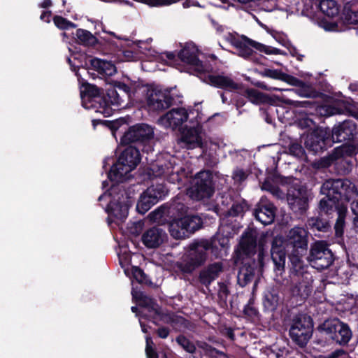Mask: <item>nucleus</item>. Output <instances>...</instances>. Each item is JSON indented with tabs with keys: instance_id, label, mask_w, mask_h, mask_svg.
Listing matches in <instances>:
<instances>
[{
	"instance_id": "8fccbe9b",
	"label": "nucleus",
	"mask_w": 358,
	"mask_h": 358,
	"mask_svg": "<svg viewBox=\"0 0 358 358\" xmlns=\"http://www.w3.org/2000/svg\"><path fill=\"white\" fill-rule=\"evenodd\" d=\"M299 95L307 98H322L324 94L316 90L312 85L304 84L299 86Z\"/></svg>"
},
{
	"instance_id": "864d4df0",
	"label": "nucleus",
	"mask_w": 358,
	"mask_h": 358,
	"mask_svg": "<svg viewBox=\"0 0 358 358\" xmlns=\"http://www.w3.org/2000/svg\"><path fill=\"white\" fill-rule=\"evenodd\" d=\"M52 20L55 25L61 30H68L77 27L75 23L60 15H55Z\"/></svg>"
},
{
	"instance_id": "a211bd4d",
	"label": "nucleus",
	"mask_w": 358,
	"mask_h": 358,
	"mask_svg": "<svg viewBox=\"0 0 358 358\" xmlns=\"http://www.w3.org/2000/svg\"><path fill=\"white\" fill-rule=\"evenodd\" d=\"M225 40L229 42L238 51V55L249 59L253 55H256L252 48L255 49V46L258 45V42L253 41L245 35H238L236 33H228L224 36Z\"/></svg>"
},
{
	"instance_id": "79ce46f5",
	"label": "nucleus",
	"mask_w": 358,
	"mask_h": 358,
	"mask_svg": "<svg viewBox=\"0 0 358 358\" xmlns=\"http://www.w3.org/2000/svg\"><path fill=\"white\" fill-rule=\"evenodd\" d=\"M151 197V196L146 194V190L141 194L136 204V210L138 213L144 215L157 203Z\"/></svg>"
},
{
	"instance_id": "423d86ee",
	"label": "nucleus",
	"mask_w": 358,
	"mask_h": 358,
	"mask_svg": "<svg viewBox=\"0 0 358 358\" xmlns=\"http://www.w3.org/2000/svg\"><path fill=\"white\" fill-rule=\"evenodd\" d=\"M209 246L210 245L206 239L194 241L190 243L182 262L177 263L178 268L184 274H192L207 261L210 252Z\"/></svg>"
},
{
	"instance_id": "72a5a7b5",
	"label": "nucleus",
	"mask_w": 358,
	"mask_h": 358,
	"mask_svg": "<svg viewBox=\"0 0 358 358\" xmlns=\"http://www.w3.org/2000/svg\"><path fill=\"white\" fill-rule=\"evenodd\" d=\"M307 226L317 236H320V235L317 234V232L330 233L331 231L329 218H324L323 215H320L319 214L315 217L308 218Z\"/></svg>"
},
{
	"instance_id": "c85d7f7f",
	"label": "nucleus",
	"mask_w": 358,
	"mask_h": 358,
	"mask_svg": "<svg viewBox=\"0 0 358 358\" xmlns=\"http://www.w3.org/2000/svg\"><path fill=\"white\" fill-rule=\"evenodd\" d=\"M207 83L214 87L229 91L241 90L243 87V84L237 83L230 77L220 74H209Z\"/></svg>"
},
{
	"instance_id": "4c0bfd02",
	"label": "nucleus",
	"mask_w": 358,
	"mask_h": 358,
	"mask_svg": "<svg viewBox=\"0 0 358 358\" xmlns=\"http://www.w3.org/2000/svg\"><path fill=\"white\" fill-rule=\"evenodd\" d=\"M239 229V223L229 217L221 220L218 230L222 232V234L233 238L235 234L238 233Z\"/></svg>"
},
{
	"instance_id": "f3484780",
	"label": "nucleus",
	"mask_w": 358,
	"mask_h": 358,
	"mask_svg": "<svg viewBox=\"0 0 358 358\" xmlns=\"http://www.w3.org/2000/svg\"><path fill=\"white\" fill-rule=\"evenodd\" d=\"M174 99L170 92L162 91L157 87L148 88L146 102L150 110L163 111L171 106Z\"/></svg>"
},
{
	"instance_id": "c03bdc74",
	"label": "nucleus",
	"mask_w": 358,
	"mask_h": 358,
	"mask_svg": "<svg viewBox=\"0 0 358 358\" xmlns=\"http://www.w3.org/2000/svg\"><path fill=\"white\" fill-rule=\"evenodd\" d=\"M352 3L347 2L343 7L342 12V19L345 24H358V11L352 8Z\"/></svg>"
},
{
	"instance_id": "774afa93",
	"label": "nucleus",
	"mask_w": 358,
	"mask_h": 358,
	"mask_svg": "<svg viewBox=\"0 0 358 358\" xmlns=\"http://www.w3.org/2000/svg\"><path fill=\"white\" fill-rule=\"evenodd\" d=\"M287 49L289 52V54L292 57H296L297 60H299L300 62H301L303 60L304 55L299 53L298 50L296 49V47H294L292 45H289V47H287Z\"/></svg>"
},
{
	"instance_id": "2f4dec72",
	"label": "nucleus",
	"mask_w": 358,
	"mask_h": 358,
	"mask_svg": "<svg viewBox=\"0 0 358 358\" xmlns=\"http://www.w3.org/2000/svg\"><path fill=\"white\" fill-rule=\"evenodd\" d=\"M230 238L231 237L222 234V232L218 230V232L210 239H206L210 245L208 249H210V254L213 258L217 259L222 257V250L228 248Z\"/></svg>"
},
{
	"instance_id": "49530a36",
	"label": "nucleus",
	"mask_w": 358,
	"mask_h": 358,
	"mask_svg": "<svg viewBox=\"0 0 358 358\" xmlns=\"http://www.w3.org/2000/svg\"><path fill=\"white\" fill-rule=\"evenodd\" d=\"M176 209L175 208L166 207L164 205H162L153 211H152L149 214V217L150 220H162L165 218V217L172 216L175 213Z\"/></svg>"
},
{
	"instance_id": "cd10ccee",
	"label": "nucleus",
	"mask_w": 358,
	"mask_h": 358,
	"mask_svg": "<svg viewBox=\"0 0 358 358\" xmlns=\"http://www.w3.org/2000/svg\"><path fill=\"white\" fill-rule=\"evenodd\" d=\"M353 103L348 101H341L336 102L334 105H324L320 109V113L322 115L329 117L336 114H341L345 112L350 115L357 117L358 114L355 112L352 107Z\"/></svg>"
},
{
	"instance_id": "e433bc0d",
	"label": "nucleus",
	"mask_w": 358,
	"mask_h": 358,
	"mask_svg": "<svg viewBox=\"0 0 358 358\" xmlns=\"http://www.w3.org/2000/svg\"><path fill=\"white\" fill-rule=\"evenodd\" d=\"M348 215V207L341 206L338 208L337 218L334 227L335 236L337 238H343L345 228L346 225V217Z\"/></svg>"
},
{
	"instance_id": "052dcab7",
	"label": "nucleus",
	"mask_w": 358,
	"mask_h": 358,
	"mask_svg": "<svg viewBox=\"0 0 358 358\" xmlns=\"http://www.w3.org/2000/svg\"><path fill=\"white\" fill-rule=\"evenodd\" d=\"M151 171L155 177H162L170 173L169 167L166 164H153L152 166Z\"/></svg>"
},
{
	"instance_id": "3c124183",
	"label": "nucleus",
	"mask_w": 358,
	"mask_h": 358,
	"mask_svg": "<svg viewBox=\"0 0 358 358\" xmlns=\"http://www.w3.org/2000/svg\"><path fill=\"white\" fill-rule=\"evenodd\" d=\"M197 346L202 349L205 355L211 358H218L220 356H224L225 354L210 344L206 342H199L197 343Z\"/></svg>"
},
{
	"instance_id": "9d476101",
	"label": "nucleus",
	"mask_w": 358,
	"mask_h": 358,
	"mask_svg": "<svg viewBox=\"0 0 358 358\" xmlns=\"http://www.w3.org/2000/svg\"><path fill=\"white\" fill-rule=\"evenodd\" d=\"M169 231L175 239H185L203 227V219L198 215L174 217L168 222Z\"/></svg>"
},
{
	"instance_id": "bf43d9fd",
	"label": "nucleus",
	"mask_w": 358,
	"mask_h": 358,
	"mask_svg": "<svg viewBox=\"0 0 358 358\" xmlns=\"http://www.w3.org/2000/svg\"><path fill=\"white\" fill-rule=\"evenodd\" d=\"M165 314L167 316H165L164 317V320H162V321L165 322L166 323L171 324L172 325H180V326H182V325H184L185 323L187 321L182 316L175 315H171L166 314V313H165ZM160 320H158V322Z\"/></svg>"
},
{
	"instance_id": "b1692460",
	"label": "nucleus",
	"mask_w": 358,
	"mask_h": 358,
	"mask_svg": "<svg viewBox=\"0 0 358 358\" xmlns=\"http://www.w3.org/2000/svg\"><path fill=\"white\" fill-rule=\"evenodd\" d=\"M167 239L166 231L159 227L147 229L141 237L143 245L148 248H157Z\"/></svg>"
},
{
	"instance_id": "338daca9",
	"label": "nucleus",
	"mask_w": 358,
	"mask_h": 358,
	"mask_svg": "<svg viewBox=\"0 0 358 358\" xmlns=\"http://www.w3.org/2000/svg\"><path fill=\"white\" fill-rule=\"evenodd\" d=\"M247 176V174L243 169H236L233 173V178L239 182L244 181Z\"/></svg>"
},
{
	"instance_id": "a19ab883",
	"label": "nucleus",
	"mask_w": 358,
	"mask_h": 358,
	"mask_svg": "<svg viewBox=\"0 0 358 358\" xmlns=\"http://www.w3.org/2000/svg\"><path fill=\"white\" fill-rule=\"evenodd\" d=\"M320 10L326 16L333 18L339 13V6L335 0H321L319 4Z\"/></svg>"
},
{
	"instance_id": "4be33fe9",
	"label": "nucleus",
	"mask_w": 358,
	"mask_h": 358,
	"mask_svg": "<svg viewBox=\"0 0 358 358\" xmlns=\"http://www.w3.org/2000/svg\"><path fill=\"white\" fill-rule=\"evenodd\" d=\"M106 97L110 107H121L124 98H130L131 95V87L123 82L113 80L106 87Z\"/></svg>"
},
{
	"instance_id": "0eeeda50",
	"label": "nucleus",
	"mask_w": 358,
	"mask_h": 358,
	"mask_svg": "<svg viewBox=\"0 0 358 358\" xmlns=\"http://www.w3.org/2000/svg\"><path fill=\"white\" fill-rule=\"evenodd\" d=\"M317 331L327 342L341 346L347 345L352 337L350 326L336 317L324 320L317 327Z\"/></svg>"
},
{
	"instance_id": "a18cd8bd",
	"label": "nucleus",
	"mask_w": 358,
	"mask_h": 358,
	"mask_svg": "<svg viewBox=\"0 0 358 358\" xmlns=\"http://www.w3.org/2000/svg\"><path fill=\"white\" fill-rule=\"evenodd\" d=\"M285 103L294 108H301L304 110L298 111L299 113L308 114V109H315L317 107V103L315 101H296L292 99H287Z\"/></svg>"
},
{
	"instance_id": "69168bd1",
	"label": "nucleus",
	"mask_w": 358,
	"mask_h": 358,
	"mask_svg": "<svg viewBox=\"0 0 358 358\" xmlns=\"http://www.w3.org/2000/svg\"><path fill=\"white\" fill-rule=\"evenodd\" d=\"M220 333L223 336L226 337L231 341H235L236 336H235L234 330L233 328L228 327H224L220 330Z\"/></svg>"
},
{
	"instance_id": "680f3d73",
	"label": "nucleus",
	"mask_w": 358,
	"mask_h": 358,
	"mask_svg": "<svg viewBox=\"0 0 358 358\" xmlns=\"http://www.w3.org/2000/svg\"><path fill=\"white\" fill-rule=\"evenodd\" d=\"M281 70L264 69L263 71H259V74L263 77H268L275 80H280Z\"/></svg>"
},
{
	"instance_id": "5701e85b",
	"label": "nucleus",
	"mask_w": 358,
	"mask_h": 358,
	"mask_svg": "<svg viewBox=\"0 0 358 358\" xmlns=\"http://www.w3.org/2000/svg\"><path fill=\"white\" fill-rule=\"evenodd\" d=\"M85 70L93 79L96 78V75L95 73L90 72V70L95 71L102 76H111L117 71L115 65L111 61L103 60L96 57L90 59V66L87 62H85Z\"/></svg>"
},
{
	"instance_id": "dca6fc26",
	"label": "nucleus",
	"mask_w": 358,
	"mask_h": 358,
	"mask_svg": "<svg viewBox=\"0 0 358 358\" xmlns=\"http://www.w3.org/2000/svg\"><path fill=\"white\" fill-rule=\"evenodd\" d=\"M305 268L304 264H302L301 268H294L292 266L291 267L293 280L295 281V285L292 288V293L301 299H307L313 291V276L305 271Z\"/></svg>"
},
{
	"instance_id": "6ab92c4d",
	"label": "nucleus",
	"mask_w": 358,
	"mask_h": 358,
	"mask_svg": "<svg viewBox=\"0 0 358 358\" xmlns=\"http://www.w3.org/2000/svg\"><path fill=\"white\" fill-rule=\"evenodd\" d=\"M329 134L333 144L335 143H346L357 138V124L350 120H346L336 124L331 129L329 128Z\"/></svg>"
},
{
	"instance_id": "412c9836",
	"label": "nucleus",
	"mask_w": 358,
	"mask_h": 358,
	"mask_svg": "<svg viewBox=\"0 0 358 358\" xmlns=\"http://www.w3.org/2000/svg\"><path fill=\"white\" fill-rule=\"evenodd\" d=\"M189 123L191 125H185L180 130L181 142L185 144L187 149L203 148V143L201 136L202 126L200 122L198 120L195 121L190 120Z\"/></svg>"
},
{
	"instance_id": "ea45409f",
	"label": "nucleus",
	"mask_w": 358,
	"mask_h": 358,
	"mask_svg": "<svg viewBox=\"0 0 358 358\" xmlns=\"http://www.w3.org/2000/svg\"><path fill=\"white\" fill-rule=\"evenodd\" d=\"M279 301V295L275 289L267 290L263 297V306L268 311H275Z\"/></svg>"
},
{
	"instance_id": "f257e3e1",
	"label": "nucleus",
	"mask_w": 358,
	"mask_h": 358,
	"mask_svg": "<svg viewBox=\"0 0 358 358\" xmlns=\"http://www.w3.org/2000/svg\"><path fill=\"white\" fill-rule=\"evenodd\" d=\"M272 237L268 233L260 235L255 228L248 227L241 236L236 250V262L242 266L238 273V282L245 287L253 280L256 271H262L264 266V258L267 255L268 243Z\"/></svg>"
},
{
	"instance_id": "c9c22d12",
	"label": "nucleus",
	"mask_w": 358,
	"mask_h": 358,
	"mask_svg": "<svg viewBox=\"0 0 358 358\" xmlns=\"http://www.w3.org/2000/svg\"><path fill=\"white\" fill-rule=\"evenodd\" d=\"M76 43L86 47H94L99 43L98 38L90 31L78 29L75 33Z\"/></svg>"
},
{
	"instance_id": "09e8293b",
	"label": "nucleus",
	"mask_w": 358,
	"mask_h": 358,
	"mask_svg": "<svg viewBox=\"0 0 358 358\" xmlns=\"http://www.w3.org/2000/svg\"><path fill=\"white\" fill-rule=\"evenodd\" d=\"M249 205L247 201L242 199L241 201H235L228 210L229 216L236 217L242 215L249 210Z\"/></svg>"
},
{
	"instance_id": "aec40b11",
	"label": "nucleus",
	"mask_w": 358,
	"mask_h": 358,
	"mask_svg": "<svg viewBox=\"0 0 358 358\" xmlns=\"http://www.w3.org/2000/svg\"><path fill=\"white\" fill-rule=\"evenodd\" d=\"M136 299L138 306L146 309V313L141 312L140 315L145 320L159 325L158 320H164V317L167 316L154 298L141 294Z\"/></svg>"
},
{
	"instance_id": "603ef678",
	"label": "nucleus",
	"mask_w": 358,
	"mask_h": 358,
	"mask_svg": "<svg viewBox=\"0 0 358 358\" xmlns=\"http://www.w3.org/2000/svg\"><path fill=\"white\" fill-rule=\"evenodd\" d=\"M176 341L187 352L190 354L195 353L196 350L195 345L183 334L178 335L176 338Z\"/></svg>"
},
{
	"instance_id": "de8ad7c7",
	"label": "nucleus",
	"mask_w": 358,
	"mask_h": 358,
	"mask_svg": "<svg viewBox=\"0 0 358 358\" xmlns=\"http://www.w3.org/2000/svg\"><path fill=\"white\" fill-rule=\"evenodd\" d=\"M288 150L290 155L301 159L305 160L307 159V155L306 153V150L302 145L298 141H292L289 146Z\"/></svg>"
},
{
	"instance_id": "20e7f679",
	"label": "nucleus",
	"mask_w": 358,
	"mask_h": 358,
	"mask_svg": "<svg viewBox=\"0 0 358 358\" xmlns=\"http://www.w3.org/2000/svg\"><path fill=\"white\" fill-rule=\"evenodd\" d=\"M128 145L110 169L108 178L112 182L125 181L129 178L130 172L141 162V148L132 144Z\"/></svg>"
},
{
	"instance_id": "37998d69",
	"label": "nucleus",
	"mask_w": 358,
	"mask_h": 358,
	"mask_svg": "<svg viewBox=\"0 0 358 358\" xmlns=\"http://www.w3.org/2000/svg\"><path fill=\"white\" fill-rule=\"evenodd\" d=\"M201 158L203 160L205 166L213 169L218 164L219 159L216 151L214 149L206 148V145H203Z\"/></svg>"
},
{
	"instance_id": "6e6552de",
	"label": "nucleus",
	"mask_w": 358,
	"mask_h": 358,
	"mask_svg": "<svg viewBox=\"0 0 358 358\" xmlns=\"http://www.w3.org/2000/svg\"><path fill=\"white\" fill-rule=\"evenodd\" d=\"M154 128L145 123H138L129 127L120 138L121 145L132 144L141 148V152L149 153L153 150Z\"/></svg>"
},
{
	"instance_id": "c756f323",
	"label": "nucleus",
	"mask_w": 358,
	"mask_h": 358,
	"mask_svg": "<svg viewBox=\"0 0 358 358\" xmlns=\"http://www.w3.org/2000/svg\"><path fill=\"white\" fill-rule=\"evenodd\" d=\"M238 92L251 103L260 105L268 103L273 105L275 103L276 97L275 96H270L263 92L258 91L253 88L244 89L243 86Z\"/></svg>"
},
{
	"instance_id": "e2e57ef3",
	"label": "nucleus",
	"mask_w": 358,
	"mask_h": 358,
	"mask_svg": "<svg viewBox=\"0 0 358 358\" xmlns=\"http://www.w3.org/2000/svg\"><path fill=\"white\" fill-rule=\"evenodd\" d=\"M351 210L355 215L353 219V227L355 231L358 234V201H353L351 203Z\"/></svg>"
},
{
	"instance_id": "13d9d810",
	"label": "nucleus",
	"mask_w": 358,
	"mask_h": 358,
	"mask_svg": "<svg viewBox=\"0 0 358 358\" xmlns=\"http://www.w3.org/2000/svg\"><path fill=\"white\" fill-rule=\"evenodd\" d=\"M244 315L249 318L254 319L258 317V310L254 306V300L250 299L243 308Z\"/></svg>"
},
{
	"instance_id": "393cba45",
	"label": "nucleus",
	"mask_w": 358,
	"mask_h": 358,
	"mask_svg": "<svg viewBox=\"0 0 358 358\" xmlns=\"http://www.w3.org/2000/svg\"><path fill=\"white\" fill-rule=\"evenodd\" d=\"M276 208L271 202H264L262 200L257 204L253 211L256 220L264 225L271 224L275 218Z\"/></svg>"
},
{
	"instance_id": "58836bf2",
	"label": "nucleus",
	"mask_w": 358,
	"mask_h": 358,
	"mask_svg": "<svg viewBox=\"0 0 358 358\" xmlns=\"http://www.w3.org/2000/svg\"><path fill=\"white\" fill-rule=\"evenodd\" d=\"M169 189L164 183L153 184L146 189V194L151 196L157 203L164 199L169 194Z\"/></svg>"
},
{
	"instance_id": "9b49d317",
	"label": "nucleus",
	"mask_w": 358,
	"mask_h": 358,
	"mask_svg": "<svg viewBox=\"0 0 358 358\" xmlns=\"http://www.w3.org/2000/svg\"><path fill=\"white\" fill-rule=\"evenodd\" d=\"M215 182L213 172L210 170H201L198 172L188 189L189 196L196 201L210 199L215 193Z\"/></svg>"
},
{
	"instance_id": "39448f33",
	"label": "nucleus",
	"mask_w": 358,
	"mask_h": 358,
	"mask_svg": "<svg viewBox=\"0 0 358 358\" xmlns=\"http://www.w3.org/2000/svg\"><path fill=\"white\" fill-rule=\"evenodd\" d=\"M80 87V97L82 105L86 109L94 110L95 113L103 115V117H110L115 109L110 107L106 97V88H99L96 85L90 84L83 78Z\"/></svg>"
},
{
	"instance_id": "bb28decb",
	"label": "nucleus",
	"mask_w": 358,
	"mask_h": 358,
	"mask_svg": "<svg viewBox=\"0 0 358 358\" xmlns=\"http://www.w3.org/2000/svg\"><path fill=\"white\" fill-rule=\"evenodd\" d=\"M188 120V113L184 108H173L167 112L162 117V121L173 129H181L182 124Z\"/></svg>"
},
{
	"instance_id": "a878e982",
	"label": "nucleus",
	"mask_w": 358,
	"mask_h": 358,
	"mask_svg": "<svg viewBox=\"0 0 358 358\" xmlns=\"http://www.w3.org/2000/svg\"><path fill=\"white\" fill-rule=\"evenodd\" d=\"M178 57L183 63L194 66L195 71L199 73H203L207 71L206 66L199 59L196 50L194 48L184 47L178 53Z\"/></svg>"
},
{
	"instance_id": "6e6d98bb",
	"label": "nucleus",
	"mask_w": 358,
	"mask_h": 358,
	"mask_svg": "<svg viewBox=\"0 0 358 358\" xmlns=\"http://www.w3.org/2000/svg\"><path fill=\"white\" fill-rule=\"evenodd\" d=\"M279 80L285 82L287 84H289L292 86H294V87H299V86H302L304 84V81H303L292 75L285 73L282 71H281V74H280Z\"/></svg>"
},
{
	"instance_id": "f8f14e48",
	"label": "nucleus",
	"mask_w": 358,
	"mask_h": 358,
	"mask_svg": "<svg viewBox=\"0 0 358 358\" xmlns=\"http://www.w3.org/2000/svg\"><path fill=\"white\" fill-rule=\"evenodd\" d=\"M313 332V319L306 314H296L292 320L289 330L292 341L300 348L306 346Z\"/></svg>"
},
{
	"instance_id": "1a4fd4ad",
	"label": "nucleus",
	"mask_w": 358,
	"mask_h": 358,
	"mask_svg": "<svg viewBox=\"0 0 358 358\" xmlns=\"http://www.w3.org/2000/svg\"><path fill=\"white\" fill-rule=\"evenodd\" d=\"M320 192L340 203H348L358 195L357 187L348 179H328L322 185Z\"/></svg>"
},
{
	"instance_id": "5fc2aeb1",
	"label": "nucleus",
	"mask_w": 358,
	"mask_h": 358,
	"mask_svg": "<svg viewBox=\"0 0 358 358\" xmlns=\"http://www.w3.org/2000/svg\"><path fill=\"white\" fill-rule=\"evenodd\" d=\"M132 277L140 284L150 285L151 280L148 276L138 266H133L131 269Z\"/></svg>"
},
{
	"instance_id": "4d7b16f0",
	"label": "nucleus",
	"mask_w": 358,
	"mask_h": 358,
	"mask_svg": "<svg viewBox=\"0 0 358 358\" xmlns=\"http://www.w3.org/2000/svg\"><path fill=\"white\" fill-rule=\"evenodd\" d=\"M92 124L93 127L95 129L96 127L99 124H103L107 127H108L112 131H116L120 127V123L118 121H109V120H103L101 119H93L92 120Z\"/></svg>"
},
{
	"instance_id": "7c9ffc66",
	"label": "nucleus",
	"mask_w": 358,
	"mask_h": 358,
	"mask_svg": "<svg viewBox=\"0 0 358 358\" xmlns=\"http://www.w3.org/2000/svg\"><path fill=\"white\" fill-rule=\"evenodd\" d=\"M222 269V264L220 262H214L208 264L200 271L198 277L199 282L201 285L208 287L219 277Z\"/></svg>"
},
{
	"instance_id": "f03ea898",
	"label": "nucleus",
	"mask_w": 358,
	"mask_h": 358,
	"mask_svg": "<svg viewBox=\"0 0 358 358\" xmlns=\"http://www.w3.org/2000/svg\"><path fill=\"white\" fill-rule=\"evenodd\" d=\"M309 232L302 227H294L285 236L272 238L271 257L274 271L280 275L285 271L286 257L292 266L301 268L304 264L303 257L308 252Z\"/></svg>"
},
{
	"instance_id": "4468645a",
	"label": "nucleus",
	"mask_w": 358,
	"mask_h": 358,
	"mask_svg": "<svg viewBox=\"0 0 358 358\" xmlns=\"http://www.w3.org/2000/svg\"><path fill=\"white\" fill-rule=\"evenodd\" d=\"M287 201L290 210L296 215H303L308 209V192L301 183L289 186L287 192Z\"/></svg>"
},
{
	"instance_id": "0e129e2a",
	"label": "nucleus",
	"mask_w": 358,
	"mask_h": 358,
	"mask_svg": "<svg viewBox=\"0 0 358 358\" xmlns=\"http://www.w3.org/2000/svg\"><path fill=\"white\" fill-rule=\"evenodd\" d=\"M67 62L71 67V70L72 71L75 72V74L78 78V82H81L82 76H81L80 73H79L78 70L80 67L85 69V64H83V63L80 62V65L76 66L74 64H73L71 58H69V57H67Z\"/></svg>"
},
{
	"instance_id": "2eb2a0df",
	"label": "nucleus",
	"mask_w": 358,
	"mask_h": 358,
	"mask_svg": "<svg viewBox=\"0 0 358 358\" xmlns=\"http://www.w3.org/2000/svg\"><path fill=\"white\" fill-rule=\"evenodd\" d=\"M306 148L313 154H318L327 150L333 145V140L329 134V127H317L308 134L305 138Z\"/></svg>"
},
{
	"instance_id": "f704fd0d",
	"label": "nucleus",
	"mask_w": 358,
	"mask_h": 358,
	"mask_svg": "<svg viewBox=\"0 0 358 358\" xmlns=\"http://www.w3.org/2000/svg\"><path fill=\"white\" fill-rule=\"evenodd\" d=\"M358 154V138H355L353 141H346L334 150V158L352 157Z\"/></svg>"
},
{
	"instance_id": "ddd939ff",
	"label": "nucleus",
	"mask_w": 358,
	"mask_h": 358,
	"mask_svg": "<svg viewBox=\"0 0 358 358\" xmlns=\"http://www.w3.org/2000/svg\"><path fill=\"white\" fill-rule=\"evenodd\" d=\"M305 258L317 270L328 268L334 262V257L328 244L324 241H317L310 245L309 252Z\"/></svg>"
},
{
	"instance_id": "7ed1b4c3",
	"label": "nucleus",
	"mask_w": 358,
	"mask_h": 358,
	"mask_svg": "<svg viewBox=\"0 0 358 358\" xmlns=\"http://www.w3.org/2000/svg\"><path fill=\"white\" fill-rule=\"evenodd\" d=\"M110 199L106 208L109 217L117 221L124 222L128 216L129 208L133 203V197L129 187L123 182H115L108 190V194H102L98 198L99 201Z\"/></svg>"
},
{
	"instance_id": "473e14b6",
	"label": "nucleus",
	"mask_w": 358,
	"mask_h": 358,
	"mask_svg": "<svg viewBox=\"0 0 358 358\" xmlns=\"http://www.w3.org/2000/svg\"><path fill=\"white\" fill-rule=\"evenodd\" d=\"M321 199L317 205V213L320 215H326L328 218L331 217L334 212L338 213V208L341 206H347L345 203H340L336 199L329 196L328 194Z\"/></svg>"
}]
</instances>
